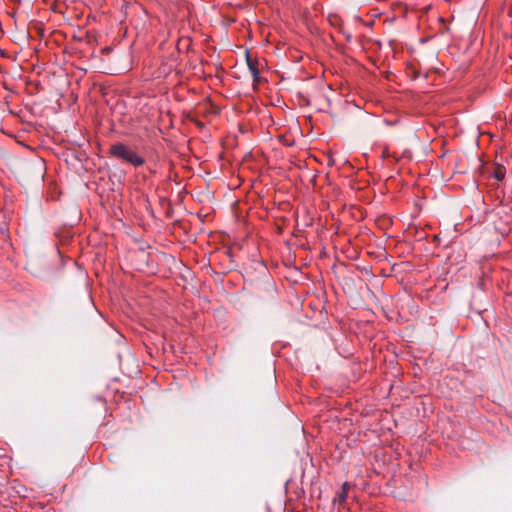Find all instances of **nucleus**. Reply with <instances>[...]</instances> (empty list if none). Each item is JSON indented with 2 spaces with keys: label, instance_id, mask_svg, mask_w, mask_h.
<instances>
[{
  "label": "nucleus",
  "instance_id": "1",
  "mask_svg": "<svg viewBox=\"0 0 512 512\" xmlns=\"http://www.w3.org/2000/svg\"><path fill=\"white\" fill-rule=\"evenodd\" d=\"M109 153L112 157L120 159L134 167L142 166L144 158L139 156L133 149L123 143H115L110 146Z\"/></svg>",
  "mask_w": 512,
  "mask_h": 512
},
{
  "label": "nucleus",
  "instance_id": "2",
  "mask_svg": "<svg viewBox=\"0 0 512 512\" xmlns=\"http://www.w3.org/2000/svg\"><path fill=\"white\" fill-rule=\"evenodd\" d=\"M350 489V484L348 482H344L342 484L341 490L336 494L333 498V505H342L346 502L348 497V490Z\"/></svg>",
  "mask_w": 512,
  "mask_h": 512
},
{
  "label": "nucleus",
  "instance_id": "3",
  "mask_svg": "<svg viewBox=\"0 0 512 512\" xmlns=\"http://www.w3.org/2000/svg\"><path fill=\"white\" fill-rule=\"evenodd\" d=\"M248 68L252 74L253 83H258L260 78V71L257 67V62L251 59L248 55L246 57Z\"/></svg>",
  "mask_w": 512,
  "mask_h": 512
},
{
  "label": "nucleus",
  "instance_id": "4",
  "mask_svg": "<svg viewBox=\"0 0 512 512\" xmlns=\"http://www.w3.org/2000/svg\"><path fill=\"white\" fill-rule=\"evenodd\" d=\"M493 176L495 179H497L498 181H501L504 177H505V171H504V168L503 167H498L494 173H493Z\"/></svg>",
  "mask_w": 512,
  "mask_h": 512
}]
</instances>
